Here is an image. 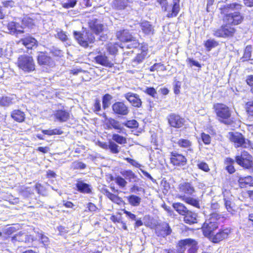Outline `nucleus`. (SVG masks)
Listing matches in <instances>:
<instances>
[{"label":"nucleus","mask_w":253,"mask_h":253,"mask_svg":"<svg viewBox=\"0 0 253 253\" xmlns=\"http://www.w3.org/2000/svg\"><path fill=\"white\" fill-rule=\"evenodd\" d=\"M42 132L44 134H46L48 135H52L55 134H61L63 133V131L59 129L55 128L53 129H48V130H42Z\"/></svg>","instance_id":"de8ad7c7"},{"label":"nucleus","mask_w":253,"mask_h":253,"mask_svg":"<svg viewBox=\"0 0 253 253\" xmlns=\"http://www.w3.org/2000/svg\"><path fill=\"white\" fill-rule=\"evenodd\" d=\"M156 232L158 236L165 237L170 235L172 230L169 224L164 222L161 223L157 227Z\"/></svg>","instance_id":"ddd939ff"},{"label":"nucleus","mask_w":253,"mask_h":253,"mask_svg":"<svg viewBox=\"0 0 253 253\" xmlns=\"http://www.w3.org/2000/svg\"><path fill=\"white\" fill-rule=\"evenodd\" d=\"M238 182L240 187L243 188L246 187L247 185H253V178L251 176L246 177H240L239 178Z\"/></svg>","instance_id":"c756f323"},{"label":"nucleus","mask_w":253,"mask_h":253,"mask_svg":"<svg viewBox=\"0 0 253 253\" xmlns=\"http://www.w3.org/2000/svg\"><path fill=\"white\" fill-rule=\"evenodd\" d=\"M229 233L230 230L227 229L219 231L214 236L213 241L215 243H217L227 238Z\"/></svg>","instance_id":"393cba45"},{"label":"nucleus","mask_w":253,"mask_h":253,"mask_svg":"<svg viewBox=\"0 0 253 253\" xmlns=\"http://www.w3.org/2000/svg\"><path fill=\"white\" fill-rule=\"evenodd\" d=\"M118 47L122 48L123 47L121 46V44H119L117 42H110L106 45V49L107 51L112 55H115L117 53Z\"/></svg>","instance_id":"c85d7f7f"},{"label":"nucleus","mask_w":253,"mask_h":253,"mask_svg":"<svg viewBox=\"0 0 253 253\" xmlns=\"http://www.w3.org/2000/svg\"><path fill=\"white\" fill-rule=\"evenodd\" d=\"M197 165L198 168L199 169H200L205 172H208L210 170V168H209L208 165L205 162H204L203 161H198L197 162Z\"/></svg>","instance_id":"864d4df0"},{"label":"nucleus","mask_w":253,"mask_h":253,"mask_svg":"<svg viewBox=\"0 0 253 253\" xmlns=\"http://www.w3.org/2000/svg\"><path fill=\"white\" fill-rule=\"evenodd\" d=\"M125 125L128 128H136L138 126V123L136 120H132L127 121Z\"/></svg>","instance_id":"5fc2aeb1"},{"label":"nucleus","mask_w":253,"mask_h":253,"mask_svg":"<svg viewBox=\"0 0 253 253\" xmlns=\"http://www.w3.org/2000/svg\"><path fill=\"white\" fill-rule=\"evenodd\" d=\"M201 138L203 142L205 144H209L211 143V136L209 134L205 133H202Z\"/></svg>","instance_id":"4d7b16f0"},{"label":"nucleus","mask_w":253,"mask_h":253,"mask_svg":"<svg viewBox=\"0 0 253 253\" xmlns=\"http://www.w3.org/2000/svg\"><path fill=\"white\" fill-rule=\"evenodd\" d=\"M159 70L164 71L166 70V68L164 65L161 63H155L150 68L151 72H154Z\"/></svg>","instance_id":"49530a36"},{"label":"nucleus","mask_w":253,"mask_h":253,"mask_svg":"<svg viewBox=\"0 0 253 253\" xmlns=\"http://www.w3.org/2000/svg\"><path fill=\"white\" fill-rule=\"evenodd\" d=\"M37 40L30 36L22 39L19 41V43L24 45L28 49H32L33 46L37 45Z\"/></svg>","instance_id":"412c9836"},{"label":"nucleus","mask_w":253,"mask_h":253,"mask_svg":"<svg viewBox=\"0 0 253 253\" xmlns=\"http://www.w3.org/2000/svg\"><path fill=\"white\" fill-rule=\"evenodd\" d=\"M18 68L26 73H30L35 70V63L32 56L24 54L19 56L17 61Z\"/></svg>","instance_id":"20e7f679"},{"label":"nucleus","mask_w":253,"mask_h":253,"mask_svg":"<svg viewBox=\"0 0 253 253\" xmlns=\"http://www.w3.org/2000/svg\"><path fill=\"white\" fill-rule=\"evenodd\" d=\"M140 27L143 32L146 35H152L154 29L149 22L143 21L140 23Z\"/></svg>","instance_id":"a878e982"},{"label":"nucleus","mask_w":253,"mask_h":253,"mask_svg":"<svg viewBox=\"0 0 253 253\" xmlns=\"http://www.w3.org/2000/svg\"><path fill=\"white\" fill-rule=\"evenodd\" d=\"M130 192L136 193L137 192L144 191V189L142 187H138L136 185H134L130 189Z\"/></svg>","instance_id":"69168bd1"},{"label":"nucleus","mask_w":253,"mask_h":253,"mask_svg":"<svg viewBox=\"0 0 253 253\" xmlns=\"http://www.w3.org/2000/svg\"><path fill=\"white\" fill-rule=\"evenodd\" d=\"M128 163L130 164L132 166L139 168L141 167V165L139 164L136 161L133 159H131L129 158H126L125 159Z\"/></svg>","instance_id":"680f3d73"},{"label":"nucleus","mask_w":253,"mask_h":253,"mask_svg":"<svg viewBox=\"0 0 253 253\" xmlns=\"http://www.w3.org/2000/svg\"><path fill=\"white\" fill-rule=\"evenodd\" d=\"M74 36L78 43L84 47H87L89 43H92L95 39L93 35L89 32L81 33L75 31Z\"/></svg>","instance_id":"423d86ee"},{"label":"nucleus","mask_w":253,"mask_h":253,"mask_svg":"<svg viewBox=\"0 0 253 253\" xmlns=\"http://www.w3.org/2000/svg\"><path fill=\"white\" fill-rule=\"evenodd\" d=\"M141 199L135 195H131L128 197V203L132 206L137 207L141 203Z\"/></svg>","instance_id":"58836bf2"},{"label":"nucleus","mask_w":253,"mask_h":253,"mask_svg":"<svg viewBox=\"0 0 253 253\" xmlns=\"http://www.w3.org/2000/svg\"><path fill=\"white\" fill-rule=\"evenodd\" d=\"M214 109L220 122L227 125L232 123L231 112L228 107L224 104L218 103L214 105Z\"/></svg>","instance_id":"7ed1b4c3"},{"label":"nucleus","mask_w":253,"mask_h":253,"mask_svg":"<svg viewBox=\"0 0 253 253\" xmlns=\"http://www.w3.org/2000/svg\"><path fill=\"white\" fill-rule=\"evenodd\" d=\"M56 37L63 42L67 41L68 39L67 36L62 31L58 32Z\"/></svg>","instance_id":"bf43d9fd"},{"label":"nucleus","mask_w":253,"mask_h":253,"mask_svg":"<svg viewBox=\"0 0 253 253\" xmlns=\"http://www.w3.org/2000/svg\"><path fill=\"white\" fill-rule=\"evenodd\" d=\"M157 2L162 6L164 11H167V0H157Z\"/></svg>","instance_id":"774afa93"},{"label":"nucleus","mask_w":253,"mask_h":253,"mask_svg":"<svg viewBox=\"0 0 253 253\" xmlns=\"http://www.w3.org/2000/svg\"><path fill=\"white\" fill-rule=\"evenodd\" d=\"M218 45L217 42L213 40H208L205 43V46L208 48L209 51L211 48L216 46Z\"/></svg>","instance_id":"603ef678"},{"label":"nucleus","mask_w":253,"mask_h":253,"mask_svg":"<svg viewBox=\"0 0 253 253\" xmlns=\"http://www.w3.org/2000/svg\"><path fill=\"white\" fill-rule=\"evenodd\" d=\"M15 96H2L0 98V105L2 106H8L15 102Z\"/></svg>","instance_id":"7c9ffc66"},{"label":"nucleus","mask_w":253,"mask_h":253,"mask_svg":"<svg viewBox=\"0 0 253 253\" xmlns=\"http://www.w3.org/2000/svg\"><path fill=\"white\" fill-rule=\"evenodd\" d=\"M127 42L128 44L127 45V47L128 48H137L139 45V42L138 40L133 36L132 38H131V39H130Z\"/></svg>","instance_id":"3c124183"},{"label":"nucleus","mask_w":253,"mask_h":253,"mask_svg":"<svg viewBox=\"0 0 253 253\" xmlns=\"http://www.w3.org/2000/svg\"><path fill=\"white\" fill-rule=\"evenodd\" d=\"M76 186L77 190L83 193L90 194L91 193V188L90 185L89 184L84 183L82 180H77L76 184Z\"/></svg>","instance_id":"4be33fe9"},{"label":"nucleus","mask_w":253,"mask_h":253,"mask_svg":"<svg viewBox=\"0 0 253 253\" xmlns=\"http://www.w3.org/2000/svg\"><path fill=\"white\" fill-rule=\"evenodd\" d=\"M53 116L57 121L65 122L69 119L70 114L68 111L64 109H58L54 112Z\"/></svg>","instance_id":"dca6fc26"},{"label":"nucleus","mask_w":253,"mask_h":253,"mask_svg":"<svg viewBox=\"0 0 253 253\" xmlns=\"http://www.w3.org/2000/svg\"><path fill=\"white\" fill-rule=\"evenodd\" d=\"M174 209L180 214L184 215L188 211L187 208L182 203H176L172 205Z\"/></svg>","instance_id":"473e14b6"},{"label":"nucleus","mask_w":253,"mask_h":253,"mask_svg":"<svg viewBox=\"0 0 253 253\" xmlns=\"http://www.w3.org/2000/svg\"><path fill=\"white\" fill-rule=\"evenodd\" d=\"M177 144L180 147L187 148L189 151H192L191 147L192 146V142L187 139H180Z\"/></svg>","instance_id":"4c0bfd02"},{"label":"nucleus","mask_w":253,"mask_h":253,"mask_svg":"<svg viewBox=\"0 0 253 253\" xmlns=\"http://www.w3.org/2000/svg\"><path fill=\"white\" fill-rule=\"evenodd\" d=\"M197 242L194 239L188 238L179 241L177 248L178 253H183L187 248L189 253H195L197 251Z\"/></svg>","instance_id":"39448f33"},{"label":"nucleus","mask_w":253,"mask_h":253,"mask_svg":"<svg viewBox=\"0 0 253 253\" xmlns=\"http://www.w3.org/2000/svg\"><path fill=\"white\" fill-rule=\"evenodd\" d=\"M28 240V236L22 232L15 234L11 238V241L13 243H15L16 241L26 242Z\"/></svg>","instance_id":"2f4dec72"},{"label":"nucleus","mask_w":253,"mask_h":253,"mask_svg":"<svg viewBox=\"0 0 253 253\" xmlns=\"http://www.w3.org/2000/svg\"><path fill=\"white\" fill-rule=\"evenodd\" d=\"M116 37L118 40L123 42H128L132 38V36L129 33L128 30H123L117 31Z\"/></svg>","instance_id":"aec40b11"},{"label":"nucleus","mask_w":253,"mask_h":253,"mask_svg":"<svg viewBox=\"0 0 253 253\" xmlns=\"http://www.w3.org/2000/svg\"><path fill=\"white\" fill-rule=\"evenodd\" d=\"M220 215L216 212H213L210 215L203 224L202 230L205 236L212 235L213 232L218 227V221L222 218Z\"/></svg>","instance_id":"f03ea898"},{"label":"nucleus","mask_w":253,"mask_h":253,"mask_svg":"<svg viewBox=\"0 0 253 253\" xmlns=\"http://www.w3.org/2000/svg\"><path fill=\"white\" fill-rule=\"evenodd\" d=\"M245 109L248 115L253 117V101L247 102L245 105Z\"/></svg>","instance_id":"8fccbe9b"},{"label":"nucleus","mask_w":253,"mask_h":253,"mask_svg":"<svg viewBox=\"0 0 253 253\" xmlns=\"http://www.w3.org/2000/svg\"><path fill=\"white\" fill-rule=\"evenodd\" d=\"M76 3V0H69L67 2L63 4V7L66 8L74 7Z\"/></svg>","instance_id":"13d9d810"},{"label":"nucleus","mask_w":253,"mask_h":253,"mask_svg":"<svg viewBox=\"0 0 253 253\" xmlns=\"http://www.w3.org/2000/svg\"><path fill=\"white\" fill-rule=\"evenodd\" d=\"M94 60L97 63L107 67H112L114 65L113 62L109 60L105 54L102 53L95 57Z\"/></svg>","instance_id":"4468645a"},{"label":"nucleus","mask_w":253,"mask_h":253,"mask_svg":"<svg viewBox=\"0 0 253 253\" xmlns=\"http://www.w3.org/2000/svg\"><path fill=\"white\" fill-rule=\"evenodd\" d=\"M101 110V103L99 99H96L93 105V110L97 113Z\"/></svg>","instance_id":"0e129e2a"},{"label":"nucleus","mask_w":253,"mask_h":253,"mask_svg":"<svg viewBox=\"0 0 253 253\" xmlns=\"http://www.w3.org/2000/svg\"><path fill=\"white\" fill-rule=\"evenodd\" d=\"M242 7V5L239 3H233L224 5L220 8L221 14H224L222 18L224 24L220 28L213 31L214 36L224 38L233 36L236 29L232 26L241 23L244 17L238 11H232L234 10H240Z\"/></svg>","instance_id":"f257e3e1"},{"label":"nucleus","mask_w":253,"mask_h":253,"mask_svg":"<svg viewBox=\"0 0 253 253\" xmlns=\"http://www.w3.org/2000/svg\"><path fill=\"white\" fill-rule=\"evenodd\" d=\"M11 117L16 122H22L25 119V114L19 110H15L11 112Z\"/></svg>","instance_id":"cd10ccee"},{"label":"nucleus","mask_w":253,"mask_h":253,"mask_svg":"<svg viewBox=\"0 0 253 253\" xmlns=\"http://www.w3.org/2000/svg\"><path fill=\"white\" fill-rule=\"evenodd\" d=\"M183 200L186 203L191 205L196 208L200 207L199 201L191 197H187L184 196L183 198Z\"/></svg>","instance_id":"37998d69"},{"label":"nucleus","mask_w":253,"mask_h":253,"mask_svg":"<svg viewBox=\"0 0 253 253\" xmlns=\"http://www.w3.org/2000/svg\"><path fill=\"white\" fill-rule=\"evenodd\" d=\"M113 97L109 94H105L102 98L103 108L104 110L108 108L110 105V101Z\"/></svg>","instance_id":"79ce46f5"},{"label":"nucleus","mask_w":253,"mask_h":253,"mask_svg":"<svg viewBox=\"0 0 253 253\" xmlns=\"http://www.w3.org/2000/svg\"><path fill=\"white\" fill-rule=\"evenodd\" d=\"M145 92L151 96L153 97H155L157 95V92L153 87H148L146 89Z\"/></svg>","instance_id":"e2e57ef3"},{"label":"nucleus","mask_w":253,"mask_h":253,"mask_svg":"<svg viewBox=\"0 0 253 253\" xmlns=\"http://www.w3.org/2000/svg\"><path fill=\"white\" fill-rule=\"evenodd\" d=\"M90 28L96 34H99L103 29V25L99 23L96 20L89 23Z\"/></svg>","instance_id":"72a5a7b5"},{"label":"nucleus","mask_w":253,"mask_h":253,"mask_svg":"<svg viewBox=\"0 0 253 253\" xmlns=\"http://www.w3.org/2000/svg\"><path fill=\"white\" fill-rule=\"evenodd\" d=\"M105 124L108 129L114 128L117 130L119 133L122 131L123 127L121 123L113 118H109L107 119V122H106Z\"/></svg>","instance_id":"a211bd4d"},{"label":"nucleus","mask_w":253,"mask_h":253,"mask_svg":"<svg viewBox=\"0 0 253 253\" xmlns=\"http://www.w3.org/2000/svg\"><path fill=\"white\" fill-rule=\"evenodd\" d=\"M38 63L40 65L52 66L54 64L50 57L45 53L41 52L37 57Z\"/></svg>","instance_id":"f3484780"},{"label":"nucleus","mask_w":253,"mask_h":253,"mask_svg":"<svg viewBox=\"0 0 253 253\" xmlns=\"http://www.w3.org/2000/svg\"><path fill=\"white\" fill-rule=\"evenodd\" d=\"M115 181L121 188L126 187L127 183L125 179L120 176H116L115 178Z\"/></svg>","instance_id":"09e8293b"},{"label":"nucleus","mask_w":253,"mask_h":253,"mask_svg":"<svg viewBox=\"0 0 253 253\" xmlns=\"http://www.w3.org/2000/svg\"><path fill=\"white\" fill-rule=\"evenodd\" d=\"M170 162L174 166H183L186 165L187 159L182 154L172 152L170 154Z\"/></svg>","instance_id":"9b49d317"},{"label":"nucleus","mask_w":253,"mask_h":253,"mask_svg":"<svg viewBox=\"0 0 253 253\" xmlns=\"http://www.w3.org/2000/svg\"><path fill=\"white\" fill-rule=\"evenodd\" d=\"M114 113L118 115L126 116L129 112L128 106L123 102H116L112 106Z\"/></svg>","instance_id":"1a4fd4ad"},{"label":"nucleus","mask_w":253,"mask_h":253,"mask_svg":"<svg viewBox=\"0 0 253 253\" xmlns=\"http://www.w3.org/2000/svg\"><path fill=\"white\" fill-rule=\"evenodd\" d=\"M148 49L147 47L143 46L141 52L138 53L136 56L132 60V65L133 66H136L138 64L142 63L143 60L147 57Z\"/></svg>","instance_id":"2eb2a0df"},{"label":"nucleus","mask_w":253,"mask_h":253,"mask_svg":"<svg viewBox=\"0 0 253 253\" xmlns=\"http://www.w3.org/2000/svg\"><path fill=\"white\" fill-rule=\"evenodd\" d=\"M169 124L172 127L175 128H180L182 127L184 124L185 121L178 115L172 113L168 117Z\"/></svg>","instance_id":"9d476101"},{"label":"nucleus","mask_w":253,"mask_h":253,"mask_svg":"<svg viewBox=\"0 0 253 253\" xmlns=\"http://www.w3.org/2000/svg\"><path fill=\"white\" fill-rule=\"evenodd\" d=\"M112 139L120 144H123L126 143V138L118 134H114L112 135Z\"/></svg>","instance_id":"a18cd8bd"},{"label":"nucleus","mask_w":253,"mask_h":253,"mask_svg":"<svg viewBox=\"0 0 253 253\" xmlns=\"http://www.w3.org/2000/svg\"><path fill=\"white\" fill-rule=\"evenodd\" d=\"M104 195H106L112 202L119 204L121 201V198L117 195L110 192L107 189L104 190Z\"/></svg>","instance_id":"ea45409f"},{"label":"nucleus","mask_w":253,"mask_h":253,"mask_svg":"<svg viewBox=\"0 0 253 253\" xmlns=\"http://www.w3.org/2000/svg\"><path fill=\"white\" fill-rule=\"evenodd\" d=\"M236 162L243 167L249 169L253 165V158L248 152L244 151L240 155L236 156Z\"/></svg>","instance_id":"0eeeda50"},{"label":"nucleus","mask_w":253,"mask_h":253,"mask_svg":"<svg viewBox=\"0 0 253 253\" xmlns=\"http://www.w3.org/2000/svg\"><path fill=\"white\" fill-rule=\"evenodd\" d=\"M230 140L234 143L236 147H246L247 143L244 136L239 132H231L229 133Z\"/></svg>","instance_id":"6e6552de"},{"label":"nucleus","mask_w":253,"mask_h":253,"mask_svg":"<svg viewBox=\"0 0 253 253\" xmlns=\"http://www.w3.org/2000/svg\"><path fill=\"white\" fill-rule=\"evenodd\" d=\"M224 205L227 211L232 214L236 212V206L233 201L229 198H224Z\"/></svg>","instance_id":"bb28decb"},{"label":"nucleus","mask_w":253,"mask_h":253,"mask_svg":"<svg viewBox=\"0 0 253 253\" xmlns=\"http://www.w3.org/2000/svg\"><path fill=\"white\" fill-rule=\"evenodd\" d=\"M178 188L180 192H183L188 195H192L194 192V187L190 182H183L178 186Z\"/></svg>","instance_id":"6ab92c4d"},{"label":"nucleus","mask_w":253,"mask_h":253,"mask_svg":"<svg viewBox=\"0 0 253 253\" xmlns=\"http://www.w3.org/2000/svg\"><path fill=\"white\" fill-rule=\"evenodd\" d=\"M16 231V228L14 227L11 226L5 228L3 229V232L6 235H11Z\"/></svg>","instance_id":"052dcab7"},{"label":"nucleus","mask_w":253,"mask_h":253,"mask_svg":"<svg viewBox=\"0 0 253 253\" xmlns=\"http://www.w3.org/2000/svg\"><path fill=\"white\" fill-rule=\"evenodd\" d=\"M108 148L113 154H118L120 152V147L113 141H109Z\"/></svg>","instance_id":"c03bdc74"},{"label":"nucleus","mask_w":253,"mask_h":253,"mask_svg":"<svg viewBox=\"0 0 253 253\" xmlns=\"http://www.w3.org/2000/svg\"><path fill=\"white\" fill-rule=\"evenodd\" d=\"M9 27L11 29V32L16 34L24 33V28L22 26H21L19 23L12 22L9 24Z\"/></svg>","instance_id":"f704fd0d"},{"label":"nucleus","mask_w":253,"mask_h":253,"mask_svg":"<svg viewBox=\"0 0 253 253\" xmlns=\"http://www.w3.org/2000/svg\"><path fill=\"white\" fill-rule=\"evenodd\" d=\"M121 174L129 182H137L138 178L136 175L131 170H125L121 171Z\"/></svg>","instance_id":"b1692460"},{"label":"nucleus","mask_w":253,"mask_h":253,"mask_svg":"<svg viewBox=\"0 0 253 253\" xmlns=\"http://www.w3.org/2000/svg\"><path fill=\"white\" fill-rule=\"evenodd\" d=\"M73 167L76 169H84L86 167V165L83 162L76 161L73 163Z\"/></svg>","instance_id":"6e6d98bb"},{"label":"nucleus","mask_w":253,"mask_h":253,"mask_svg":"<svg viewBox=\"0 0 253 253\" xmlns=\"http://www.w3.org/2000/svg\"><path fill=\"white\" fill-rule=\"evenodd\" d=\"M253 47L251 45H248L246 46L244 53L243 56L244 60H253V56L252 55V51Z\"/></svg>","instance_id":"a19ab883"},{"label":"nucleus","mask_w":253,"mask_h":253,"mask_svg":"<svg viewBox=\"0 0 253 253\" xmlns=\"http://www.w3.org/2000/svg\"><path fill=\"white\" fill-rule=\"evenodd\" d=\"M124 97L133 107L140 108L141 106L142 101L137 94L129 92L125 94Z\"/></svg>","instance_id":"f8f14e48"},{"label":"nucleus","mask_w":253,"mask_h":253,"mask_svg":"<svg viewBox=\"0 0 253 253\" xmlns=\"http://www.w3.org/2000/svg\"><path fill=\"white\" fill-rule=\"evenodd\" d=\"M179 0H173V6L171 13L168 14V17H175L178 14L179 10Z\"/></svg>","instance_id":"e433bc0d"},{"label":"nucleus","mask_w":253,"mask_h":253,"mask_svg":"<svg viewBox=\"0 0 253 253\" xmlns=\"http://www.w3.org/2000/svg\"><path fill=\"white\" fill-rule=\"evenodd\" d=\"M40 239L41 240L42 243L44 245H47L49 242V239L46 236L41 234H40Z\"/></svg>","instance_id":"338daca9"},{"label":"nucleus","mask_w":253,"mask_h":253,"mask_svg":"<svg viewBox=\"0 0 253 253\" xmlns=\"http://www.w3.org/2000/svg\"><path fill=\"white\" fill-rule=\"evenodd\" d=\"M184 221L185 223L191 224L197 222L196 213L188 210L184 215Z\"/></svg>","instance_id":"5701e85b"},{"label":"nucleus","mask_w":253,"mask_h":253,"mask_svg":"<svg viewBox=\"0 0 253 253\" xmlns=\"http://www.w3.org/2000/svg\"><path fill=\"white\" fill-rule=\"evenodd\" d=\"M128 0H115L113 6L117 9H123L128 5Z\"/></svg>","instance_id":"c9c22d12"}]
</instances>
